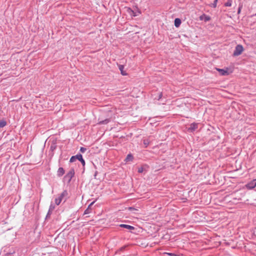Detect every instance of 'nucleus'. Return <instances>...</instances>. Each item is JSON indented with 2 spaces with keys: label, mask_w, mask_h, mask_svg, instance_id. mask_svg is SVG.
Here are the masks:
<instances>
[{
  "label": "nucleus",
  "mask_w": 256,
  "mask_h": 256,
  "mask_svg": "<svg viewBox=\"0 0 256 256\" xmlns=\"http://www.w3.org/2000/svg\"><path fill=\"white\" fill-rule=\"evenodd\" d=\"M68 192L66 190H64L58 198L55 199V203L56 205H59L62 200L64 197L67 196Z\"/></svg>",
  "instance_id": "f257e3e1"
},
{
  "label": "nucleus",
  "mask_w": 256,
  "mask_h": 256,
  "mask_svg": "<svg viewBox=\"0 0 256 256\" xmlns=\"http://www.w3.org/2000/svg\"><path fill=\"white\" fill-rule=\"evenodd\" d=\"M244 50V48L242 45L238 44L237 45L235 48L234 51V55L235 56H238L240 55Z\"/></svg>",
  "instance_id": "f03ea898"
},
{
  "label": "nucleus",
  "mask_w": 256,
  "mask_h": 256,
  "mask_svg": "<svg viewBox=\"0 0 256 256\" xmlns=\"http://www.w3.org/2000/svg\"><path fill=\"white\" fill-rule=\"evenodd\" d=\"M246 188L248 189L251 190L256 186V179H254L246 186Z\"/></svg>",
  "instance_id": "7ed1b4c3"
},
{
  "label": "nucleus",
  "mask_w": 256,
  "mask_h": 256,
  "mask_svg": "<svg viewBox=\"0 0 256 256\" xmlns=\"http://www.w3.org/2000/svg\"><path fill=\"white\" fill-rule=\"evenodd\" d=\"M74 170H70V172L66 174V175L65 176V178H68V181H70L72 178L74 176Z\"/></svg>",
  "instance_id": "20e7f679"
},
{
  "label": "nucleus",
  "mask_w": 256,
  "mask_h": 256,
  "mask_svg": "<svg viewBox=\"0 0 256 256\" xmlns=\"http://www.w3.org/2000/svg\"><path fill=\"white\" fill-rule=\"evenodd\" d=\"M198 128V124L192 123L190 125V126L188 128V132H192Z\"/></svg>",
  "instance_id": "39448f33"
},
{
  "label": "nucleus",
  "mask_w": 256,
  "mask_h": 256,
  "mask_svg": "<svg viewBox=\"0 0 256 256\" xmlns=\"http://www.w3.org/2000/svg\"><path fill=\"white\" fill-rule=\"evenodd\" d=\"M200 20H204L205 22H206L210 20V18L208 16H207L205 14H203L200 16Z\"/></svg>",
  "instance_id": "423d86ee"
},
{
  "label": "nucleus",
  "mask_w": 256,
  "mask_h": 256,
  "mask_svg": "<svg viewBox=\"0 0 256 256\" xmlns=\"http://www.w3.org/2000/svg\"><path fill=\"white\" fill-rule=\"evenodd\" d=\"M120 226L122 228H124L129 230H133L134 229V226L128 224H121Z\"/></svg>",
  "instance_id": "0eeeda50"
},
{
  "label": "nucleus",
  "mask_w": 256,
  "mask_h": 256,
  "mask_svg": "<svg viewBox=\"0 0 256 256\" xmlns=\"http://www.w3.org/2000/svg\"><path fill=\"white\" fill-rule=\"evenodd\" d=\"M76 158H77V160H79L83 166H84L85 164V162L84 160L82 158V155L80 154L76 155Z\"/></svg>",
  "instance_id": "6e6552de"
},
{
  "label": "nucleus",
  "mask_w": 256,
  "mask_h": 256,
  "mask_svg": "<svg viewBox=\"0 0 256 256\" xmlns=\"http://www.w3.org/2000/svg\"><path fill=\"white\" fill-rule=\"evenodd\" d=\"M216 70L218 71L222 76H225L228 74L227 70L224 69L216 68Z\"/></svg>",
  "instance_id": "1a4fd4ad"
},
{
  "label": "nucleus",
  "mask_w": 256,
  "mask_h": 256,
  "mask_svg": "<svg viewBox=\"0 0 256 256\" xmlns=\"http://www.w3.org/2000/svg\"><path fill=\"white\" fill-rule=\"evenodd\" d=\"M181 24V20L180 18H176L174 20V26L178 28Z\"/></svg>",
  "instance_id": "9d476101"
},
{
  "label": "nucleus",
  "mask_w": 256,
  "mask_h": 256,
  "mask_svg": "<svg viewBox=\"0 0 256 256\" xmlns=\"http://www.w3.org/2000/svg\"><path fill=\"white\" fill-rule=\"evenodd\" d=\"M64 173V170L62 168H60L58 170V176H60Z\"/></svg>",
  "instance_id": "9b49d317"
},
{
  "label": "nucleus",
  "mask_w": 256,
  "mask_h": 256,
  "mask_svg": "<svg viewBox=\"0 0 256 256\" xmlns=\"http://www.w3.org/2000/svg\"><path fill=\"white\" fill-rule=\"evenodd\" d=\"M118 68L120 70L123 76H126V73L124 70V66L122 65H119Z\"/></svg>",
  "instance_id": "f8f14e48"
},
{
  "label": "nucleus",
  "mask_w": 256,
  "mask_h": 256,
  "mask_svg": "<svg viewBox=\"0 0 256 256\" xmlns=\"http://www.w3.org/2000/svg\"><path fill=\"white\" fill-rule=\"evenodd\" d=\"M6 122L5 120H2L0 121V128L6 126Z\"/></svg>",
  "instance_id": "ddd939ff"
},
{
  "label": "nucleus",
  "mask_w": 256,
  "mask_h": 256,
  "mask_svg": "<svg viewBox=\"0 0 256 256\" xmlns=\"http://www.w3.org/2000/svg\"><path fill=\"white\" fill-rule=\"evenodd\" d=\"M143 142L144 145L145 146V147H147L149 145L150 141L148 139L144 140Z\"/></svg>",
  "instance_id": "4468645a"
},
{
  "label": "nucleus",
  "mask_w": 256,
  "mask_h": 256,
  "mask_svg": "<svg viewBox=\"0 0 256 256\" xmlns=\"http://www.w3.org/2000/svg\"><path fill=\"white\" fill-rule=\"evenodd\" d=\"M232 4V1L231 0H228L224 4V6H230Z\"/></svg>",
  "instance_id": "2eb2a0df"
},
{
  "label": "nucleus",
  "mask_w": 256,
  "mask_h": 256,
  "mask_svg": "<svg viewBox=\"0 0 256 256\" xmlns=\"http://www.w3.org/2000/svg\"><path fill=\"white\" fill-rule=\"evenodd\" d=\"M77 160V158H76V156H72L71 157V158H70V162H74L76 161V160Z\"/></svg>",
  "instance_id": "dca6fc26"
},
{
  "label": "nucleus",
  "mask_w": 256,
  "mask_h": 256,
  "mask_svg": "<svg viewBox=\"0 0 256 256\" xmlns=\"http://www.w3.org/2000/svg\"><path fill=\"white\" fill-rule=\"evenodd\" d=\"M132 159V156L131 154H128L126 158V161L131 160Z\"/></svg>",
  "instance_id": "f3484780"
},
{
  "label": "nucleus",
  "mask_w": 256,
  "mask_h": 256,
  "mask_svg": "<svg viewBox=\"0 0 256 256\" xmlns=\"http://www.w3.org/2000/svg\"><path fill=\"white\" fill-rule=\"evenodd\" d=\"M109 122V120L108 119H106L104 120L100 121L99 122V124H106L108 123Z\"/></svg>",
  "instance_id": "a211bd4d"
},
{
  "label": "nucleus",
  "mask_w": 256,
  "mask_h": 256,
  "mask_svg": "<svg viewBox=\"0 0 256 256\" xmlns=\"http://www.w3.org/2000/svg\"><path fill=\"white\" fill-rule=\"evenodd\" d=\"M91 210H89V208H88L84 211V214H86L91 212Z\"/></svg>",
  "instance_id": "6ab92c4d"
},
{
  "label": "nucleus",
  "mask_w": 256,
  "mask_h": 256,
  "mask_svg": "<svg viewBox=\"0 0 256 256\" xmlns=\"http://www.w3.org/2000/svg\"><path fill=\"white\" fill-rule=\"evenodd\" d=\"M54 208V206L52 204H50L48 214H50V212H52Z\"/></svg>",
  "instance_id": "aec40b11"
},
{
  "label": "nucleus",
  "mask_w": 256,
  "mask_h": 256,
  "mask_svg": "<svg viewBox=\"0 0 256 256\" xmlns=\"http://www.w3.org/2000/svg\"><path fill=\"white\" fill-rule=\"evenodd\" d=\"M86 148H84L81 147L80 148V152H82V153L84 152H86Z\"/></svg>",
  "instance_id": "412c9836"
},
{
  "label": "nucleus",
  "mask_w": 256,
  "mask_h": 256,
  "mask_svg": "<svg viewBox=\"0 0 256 256\" xmlns=\"http://www.w3.org/2000/svg\"><path fill=\"white\" fill-rule=\"evenodd\" d=\"M143 170H144V169H143V168H138V172L139 173H142V172Z\"/></svg>",
  "instance_id": "4be33fe9"
},
{
  "label": "nucleus",
  "mask_w": 256,
  "mask_h": 256,
  "mask_svg": "<svg viewBox=\"0 0 256 256\" xmlns=\"http://www.w3.org/2000/svg\"><path fill=\"white\" fill-rule=\"evenodd\" d=\"M216 3H217V2H216V0H214V2L212 4V6L214 8H216Z\"/></svg>",
  "instance_id": "5701e85b"
},
{
  "label": "nucleus",
  "mask_w": 256,
  "mask_h": 256,
  "mask_svg": "<svg viewBox=\"0 0 256 256\" xmlns=\"http://www.w3.org/2000/svg\"><path fill=\"white\" fill-rule=\"evenodd\" d=\"M94 202H91V203L89 204V206H88V208H89V210H91L90 207L93 205V204H94Z\"/></svg>",
  "instance_id": "b1692460"
},
{
  "label": "nucleus",
  "mask_w": 256,
  "mask_h": 256,
  "mask_svg": "<svg viewBox=\"0 0 256 256\" xmlns=\"http://www.w3.org/2000/svg\"><path fill=\"white\" fill-rule=\"evenodd\" d=\"M168 255L172 256H176L175 254L172 253H166Z\"/></svg>",
  "instance_id": "393cba45"
},
{
  "label": "nucleus",
  "mask_w": 256,
  "mask_h": 256,
  "mask_svg": "<svg viewBox=\"0 0 256 256\" xmlns=\"http://www.w3.org/2000/svg\"><path fill=\"white\" fill-rule=\"evenodd\" d=\"M240 12V8H238V13L239 14Z\"/></svg>",
  "instance_id": "a878e982"
},
{
  "label": "nucleus",
  "mask_w": 256,
  "mask_h": 256,
  "mask_svg": "<svg viewBox=\"0 0 256 256\" xmlns=\"http://www.w3.org/2000/svg\"><path fill=\"white\" fill-rule=\"evenodd\" d=\"M216 2H218V0H216Z\"/></svg>",
  "instance_id": "bb28decb"
}]
</instances>
